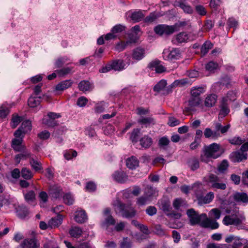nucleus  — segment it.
I'll list each match as a JSON object with an SVG mask.
<instances>
[{"label":"nucleus","mask_w":248,"mask_h":248,"mask_svg":"<svg viewBox=\"0 0 248 248\" xmlns=\"http://www.w3.org/2000/svg\"><path fill=\"white\" fill-rule=\"evenodd\" d=\"M24 196L26 201L29 204H31L35 200V194L33 190H30L24 194Z\"/></svg>","instance_id":"37"},{"label":"nucleus","mask_w":248,"mask_h":248,"mask_svg":"<svg viewBox=\"0 0 248 248\" xmlns=\"http://www.w3.org/2000/svg\"><path fill=\"white\" fill-rule=\"evenodd\" d=\"M186 201L181 198L176 199L173 202V206L176 210H179L180 207L185 205Z\"/></svg>","instance_id":"43"},{"label":"nucleus","mask_w":248,"mask_h":248,"mask_svg":"<svg viewBox=\"0 0 248 248\" xmlns=\"http://www.w3.org/2000/svg\"><path fill=\"white\" fill-rule=\"evenodd\" d=\"M74 219L78 223H83L87 220V216L84 210H80L75 213Z\"/></svg>","instance_id":"20"},{"label":"nucleus","mask_w":248,"mask_h":248,"mask_svg":"<svg viewBox=\"0 0 248 248\" xmlns=\"http://www.w3.org/2000/svg\"><path fill=\"white\" fill-rule=\"evenodd\" d=\"M205 92L204 88L202 87H193L191 90V95L196 97H200L201 94Z\"/></svg>","instance_id":"35"},{"label":"nucleus","mask_w":248,"mask_h":248,"mask_svg":"<svg viewBox=\"0 0 248 248\" xmlns=\"http://www.w3.org/2000/svg\"><path fill=\"white\" fill-rule=\"evenodd\" d=\"M140 144L141 146L145 148H149L152 143V139L148 136H144L140 140Z\"/></svg>","instance_id":"36"},{"label":"nucleus","mask_w":248,"mask_h":248,"mask_svg":"<svg viewBox=\"0 0 248 248\" xmlns=\"http://www.w3.org/2000/svg\"><path fill=\"white\" fill-rule=\"evenodd\" d=\"M161 206L162 210L165 212H169L170 211V202L169 200H162L161 201Z\"/></svg>","instance_id":"44"},{"label":"nucleus","mask_w":248,"mask_h":248,"mask_svg":"<svg viewBox=\"0 0 248 248\" xmlns=\"http://www.w3.org/2000/svg\"><path fill=\"white\" fill-rule=\"evenodd\" d=\"M63 201L65 203L68 205H71L73 203L74 199L73 196L69 193L65 194L63 196Z\"/></svg>","instance_id":"59"},{"label":"nucleus","mask_w":248,"mask_h":248,"mask_svg":"<svg viewBox=\"0 0 248 248\" xmlns=\"http://www.w3.org/2000/svg\"><path fill=\"white\" fill-rule=\"evenodd\" d=\"M41 97H30L28 99V105L30 107L34 108L37 107L40 103Z\"/></svg>","instance_id":"40"},{"label":"nucleus","mask_w":248,"mask_h":248,"mask_svg":"<svg viewBox=\"0 0 248 248\" xmlns=\"http://www.w3.org/2000/svg\"><path fill=\"white\" fill-rule=\"evenodd\" d=\"M72 70V67H67L63 68L60 70H56V72L60 77L64 76L71 73Z\"/></svg>","instance_id":"47"},{"label":"nucleus","mask_w":248,"mask_h":248,"mask_svg":"<svg viewBox=\"0 0 248 248\" xmlns=\"http://www.w3.org/2000/svg\"><path fill=\"white\" fill-rule=\"evenodd\" d=\"M62 216L58 215L56 217H52L48 222V227L51 229L58 227L62 224Z\"/></svg>","instance_id":"27"},{"label":"nucleus","mask_w":248,"mask_h":248,"mask_svg":"<svg viewBox=\"0 0 248 248\" xmlns=\"http://www.w3.org/2000/svg\"><path fill=\"white\" fill-rule=\"evenodd\" d=\"M144 195L151 202L154 198L158 196V191L156 188L147 186L144 189Z\"/></svg>","instance_id":"16"},{"label":"nucleus","mask_w":248,"mask_h":248,"mask_svg":"<svg viewBox=\"0 0 248 248\" xmlns=\"http://www.w3.org/2000/svg\"><path fill=\"white\" fill-rule=\"evenodd\" d=\"M140 133V129L135 128L133 130L130 137V139L133 142L136 143L138 141Z\"/></svg>","instance_id":"41"},{"label":"nucleus","mask_w":248,"mask_h":248,"mask_svg":"<svg viewBox=\"0 0 248 248\" xmlns=\"http://www.w3.org/2000/svg\"><path fill=\"white\" fill-rule=\"evenodd\" d=\"M186 214L189 218V223L191 225L193 226L196 224H200L201 226V222L204 219L203 217H202V214L199 215L194 209L191 208L187 210Z\"/></svg>","instance_id":"5"},{"label":"nucleus","mask_w":248,"mask_h":248,"mask_svg":"<svg viewBox=\"0 0 248 248\" xmlns=\"http://www.w3.org/2000/svg\"><path fill=\"white\" fill-rule=\"evenodd\" d=\"M77 156V152L73 150H69L66 151L64 154L65 158L67 160H70L73 157H76Z\"/></svg>","instance_id":"52"},{"label":"nucleus","mask_w":248,"mask_h":248,"mask_svg":"<svg viewBox=\"0 0 248 248\" xmlns=\"http://www.w3.org/2000/svg\"><path fill=\"white\" fill-rule=\"evenodd\" d=\"M155 32L159 35L165 34L169 35L173 33V30L171 26L166 25H159L154 28Z\"/></svg>","instance_id":"10"},{"label":"nucleus","mask_w":248,"mask_h":248,"mask_svg":"<svg viewBox=\"0 0 248 248\" xmlns=\"http://www.w3.org/2000/svg\"><path fill=\"white\" fill-rule=\"evenodd\" d=\"M230 124H228L225 126H223L219 123H217L215 124V130L216 131L220 132L221 134H224L226 133L229 128H230Z\"/></svg>","instance_id":"34"},{"label":"nucleus","mask_w":248,"mask_h":248,"mask_svg":"<svg viewBox=\"0 0 248 248\" xmlns=\"http://www.w3.org/2000/svg\"><path fill=\"white\" fill-rule=\"evenodd\" d=\"M195 10L198 14L202 16L206 15L207 13L205 8L201 5L196 6Z\"/></svg>","instance_id":"63"},{"label":"nucleus","mask_w":248,"mask_h":248,"mask_svg":"<svg viewBox=\"0 0 248 248\" xmlns=\"http://www.w3.org/2000/svg\"><path fill=\"white\" fill-rule=\"evenodd\" d=\"M125 63L123 60L119 59L113 60L103 67L101 69V72L106 73L111 69L115 71H121L124 68Z\"/></svg>","instance_id":"4"},{"label":"nucleus","mask_w":248,"mask_h":248,"mask_svg":"<svg viewBox=\"0 0 248 248\" xmlns=\"http://www.w3.org/2000/svg\"><path fill=\"white\" fill-rule=\"evenodd\" d=\"M20 127L24 130L23 132L27 133L31 130V122L29 120L23 122Z\"/></svg>","instance_id":"50"},{"label":"nucleus","mask_w":248,"mask_h":248,"mask_svg":"<svg viewBox=\"0 0 248 248\" xmlns=\"http://www.w3.org/2000/svg\"><path fill=\"white\" fill-rule=\"evenodd\" d=\"M115 181L119 183H124L128 179L127 175L123 170H117L112 174Z\"/></svg>","instance_id":"15"},{"label":"nucleus","mask_w":248,"mask_h":248,"mask_svg":"<svg viewBox=\"0 0 248 248\" xmlns=\"http://www.w3.org/2000/svg\"><path fill=\"white\" fill-rule=\"evenodd\" d=\"M214 198V194L213 192H210L202 199V202L204 203L210 202Z\"/></svg>","instance_id":"60"},{"label":"nucleus","mask_w":248,"mask_h":248,"mask_svg":"<svg viewBox=\"0 0 248 248\" xmlns=\"http://www.w3.org/2000/svg\"><path fill=\"white\" fill-rule=\"evenodd\" d=\"M208 179L209 182L211 184V187L212 188L221 190L226 189V184L221 183L220 179L217 175L214 174H210L209 176Z\"/></svg>","instance_id":"9"},{"label":"nucleus","mask_w":248,"mask_h":248,"mask_svg":"<svg viewBox=\"0 0 248 248\" xmlns=\"http://www.w3.org/2000/svg\"><path fill=\"white\" fill-rule=\"evenodd\" d=\"M204 135L206 138H212L216 139L220 136V133L215 131H213L210 128H206L204 131Z\"/></svg>","instance_id":"28"},{"label":"nucleus","mask_w":248,"mask_h":248,"mask_svg":"<svg viewBox=\"0 0 248 248\" xmlns=\"http://www.w3.org/2000/svg\"><path fill=\"white\" fill-rule=\"evenodd\" d=\"M154 230L156 234L160 236H164L166 235L165 231L162 228L160 224H156L154 226Z\"/></svg>","instance_id":"55"},{"label":"nucleus","mask_w":248,"mask_h":248,"mask_svg":"<svg viewBox=\"0 0 248 248\" xmlns=\"http://www.w3.org/2000/svg\"><path fill=\"white\" fill-rule=\"evenodd\" d=\"M67 61L68 58L66 57L59 58L55 62V66L57 68H60L62 67Z\"/></svg>","instance_id":"56"},{"label":"nucleus","mask_w":248,"mask_h":248,"mask_svg":"<svg viewBox=\"0 0 248 248\" xmlns=\"http://www.w3.org/2000/svg\"><path fill=\"white\" fill-rule=\"evenodd\" d=\"M17 216L20 218H25L29 214V211L27 207L22 204L18 206L16 208Z\"/></svg>","instance_id":"23"},{"label":"nucleus","mask_w":248,"mask_h":248,"mask_svg":"<svg viewBox=\"0 0 248 248\" xmlns=\"http://www.w3.org/2000/svg\"><path fill=\"white\" fill-rule=\"evenodd\" d=\"M73 84L71 80H66L62 81L58 84L56 86V90L62 91L70 87Z\"/></svg>","instance_id":"29"},{"label":"nucleus","mask_w":248,"mask_h":248,"mask_svg":"<svg viewBox=\"0 0 248 248\" xmlns=\"http://www.w3.org/2000/svg\"><path fill=\"white\" fill-rule=\"evenodd\" d=\"M229 163L227 160H223L218 166L217 170L220 173H224L228 169Z\"/></svg>","instance_id":"49"},{"label":"nucleus","mask_w":248,"mask_h":248,"mask_svg":"<svg viewBox=\"0 0 248 248\" xmlns=\"http://www.w3.org/2000/svg\"><path fill=\"white\" fill-rule=\"evenodd\" d=\"M213 47V44L210 41L205 42L201 49V56H204Z\"/></svg>","instance_id":"31"},{"label":"nucleus","mask_w":248,"mask_h":248,"mask_svg":"<svg viewBox=\"0 0 248 248\" xmlns=\"http://www.w3.org/2000/svg\"><path fill=\"white\" fill-rule=\"evenodd\" d=\"M167 85V81L164 79H162L159 81L154 87L153 90L155 92L159 93L160 92H163L164 88Z\"/></svg>","instance_id":"33"},{"label":"nucleus","mask_w":248,"mask_h":248,"mask_svg":"<svg viewBox=\"0 0 248 248\" xmlns=\"http://www.w3.org/2000/svg\"><path fill=\"white\" fill-rule=\"evenodd\" d=\"M220 145L216 143H213L204 148L203 154L201 155V160L202 162L208 163L209 158L214 159L218 157L220 154L219 153Z\"/></svg>","instance_id":"1"},{"label":"nucleus","mask_w":248,"mask_h":248,"mask_svg":"<svg viewBox=\"0 0 248 248\" xmlns=\"http://www.w3.org/2000/svg\"><path fill=\"white\" fill-rule=\"evenodd\" d=\"M164 57H166L165 59L170 61L178 60L180 57V50L178 48H173L170 51L168 50H164L163 51Z\"/></svg>","instance_id":"13"},{"label":"nucleus","mask_w":248,"mask_h":248,"mask_svg":"<svg viewBox=\"0 0 248 248\" xmlns=\"http://www.w3.org/2000/svg\"><path fill=\"white\" fill-rule=\"evenodd\" d=\"M245 220V217L243 215L240 214L239 212H236L235 214L226 216L222 221L226 226L230 225L238 226L241 225Z\"/></svg>","instance_id":"3"},{"label":"nucleus","mask_w":248,"mask_h":248,"mask_svg":"<svg viewBox=\"0 0 248 248\" xmlns=\"http://www.w3.org/2000/svg\"><path fill=\"white\" fill-rule=\"evenodd\" d=\"M145 16L141 11H135L133 12L130 17L134 22H138L141 21Z\"/></svg>","instance_id":"30"},{"label":"nucleus","mask_w":248,"mask_h":248,"mask_svg":"<svg viewBox=\"0 0 248 248\" xmlns=\"http://www.w3.org/2000/svg\"><path fill=\"white\" fill-rule=\"evenodd\" d=\"M9 108L3 105L0 108V118L3 119L9 114Z\"/></svg>","instance_id":"62"},{"label":"nucleus","mask_w":248,"mask_h":248,"mask_svg":"<svg viewBox=\"0 0 248 248\" xmlns=\"http://www.w3.org/2000/svg\"><path fill=\"white\" fill-rule=\"evenodd\" d=\"M202 102L201 97H196L191 95L188 100V105L191 107L198 106Z\"/></svg>","instance_id":"39"},{"label":"nucleus","mask_w":248,"mask_h":248,"mask_svg":"<svg viewBox=\"0 0 248 248\" xmlns=\"http://www.w3.org/2000/svg\"><path fill=\"white\" fill-rule=\"evenodd\" d=\"M244 140H242L240 137H234L232 139L229 140V142L232 144L240 145L242 144L244 142Z\"/></svg>","instance_id":"57"},{"label":"nucleus","mask_w":248,"mask_h":248,"mask_svg":"<svg viewBox=\"0 0 248 248\" xmlns=\"http://www.w3.org/2000/svg\"><path fill=\"white\" fill-rule=\"evenodd\" d=\"M111 210L109 208H107L104 210L103 215L104 220L101 223L103 228L107 229L108 226L114 225L116 223L115 219L110 214Z\"/></svg>","instance_id":"8"},{"label":"nucleus","mask_w":248,"mask_h":248,"mask_svg":"<svg viewBox=\"0 0 248 248\" xmlns=\"http://www.w3.org/2000/svg\"><path fill=\"white\" fill-rule=\"evenodd\" d=\"M202 217H203L202 221L201 222V226L204 228H209L211 230H215L218 228L219 224L217 220L208 218L205 213L202 214Z\"/></svg>","instance_id":"7"},{"label":"nucleus","mask_w":248,"mask_h":248,"mask_svg":"<svg viewBox=\"0 0 248 248\" xmlns=\"http://www.w3.org/2000/svg\"><path fill=\"white\" fill-rule=\"evenodd\" d=\"M150 202H151L150 200L143 194L142 196L137 199L136 203L139 206H142Z\"/></svg>","instance_id":"45"},{"label":"nucleus","mask_w":248,"mask_h":248,"mask_svg":"<svg viewBox=\"0 0 248 248\" xmlns=\"http://www.w3.org/2000/svg\"><path fill=\"white\" fill-rule=\"evenodd\" d=\"M22 118L21 117L16 115L13 116L11 123V126L13 128H15L17 125L21 122Z\"/></svg>","instance_id":"53"},{"label":"nucleus","mask_w":248,"mask_h":248,"mask_svg":"<svg viewBox=\"0 0 248 248\" xmlns=\"http://www.w3.org/2000/svg\"><path fill=\"white\" fill-rule=\"evenodd\" d=\"M69 233L72 237L78 238L81 235L82 231L80 228L75 227L70 229Z\"/></svg>","instance_id":"38"},{"label":"nucleus","mask_w":248,"mask_h":248,"mask_svg":"<svg viewBox=\"0 0 248 248\" xmlns=\"http://www.w3.org/2000/svg\"><path fill=\"white\" fill-rule=\"evenodd\" d=\"M217 96L216 94H210L207 96L204 100V106L207 108L214 106L217 102Z\"/></svg>","instance_id":"21"},{"label":"nucleus","mask_w":248,"mask_h":248,"mask_svg":"<svg viewBox=\"0 0 248 248\" xmlns=\"http://www.w3.org/2000/svg\"><path fill=\"white\" fill-rule=\"evenodd\" d=\"M217 67L218 64L217 62L211 61L206 64L205 68L209 71L214 72Z\"/></svg>","instance_id":"54"},{"label":"nucleus","mask_w":248,"mask_h":248,"mask_svg":"<svg viewBox=\"0 0 248 248\" xmlns=\"http://www.w3.org/2000/svg\"><path fill=\"white\" fill-rule=\"evenodd\" d=\"M189 166L192 170H195L199 168V161L198 159L193 158L189 162Z\"/></svg>","instance_id":"61"},{"label":"nucleus","mask_w":248,"mask_h":248,"mask_svg":"<svg viewBox=\"0 0 248 248\" xmlns=\"http://www.w3.org/2000/svg\"><path fill=\"white\" fill-rule=\"evenodd\" d=\"M225 241L227 243L233 242L232 245V248H239L245 245L247 243V241L239 236L234 235H229L225 237Z\"/></svg>","instance_id":"6"},{"label":"nucleus","mask_w":248,"mask_h":248,"mask_svg":"<svg viewBox=\"0 0 248 248\" xmlns=\"http://www.w3.org/2000/svg\"><path fill=\"white\" fill-rule=\"evenodd\" d=\"M210 215L215 220L218 219L221 216V211L217 208L212 209L210 212Z\"/></svg>","instance_id":"48"},{"label":"nucleus","mask_w":248,"mask_h":248,"mask_svg":"<svg viewBox=\"0 0 248 248\" xmlns=\"http://www.w3.org/2000/svg\"><path fill=\"white\" fill-rule=\"evenodd\" d=\"M126 165L129 169L134 170L139 166V161L136 157L132 156L126 160Z\"/></svg>","instance_id":"24"},{"label":"nucleus","mask_w":248,"mask_h":248,"mask_svg":"<svg viewBox=\"0 0 248 248\" xmlns=\"http://www.w3.org/2000/svg\"><path fill=\"white\" fill-rule=\"evenodd\" d=\"M121 248H131V243L127 237L124 238L120 244Z\"/></svg>","instance_id":"64"},{"label":"nucleus","mask_w":248,"mask_h":248,"mask_svg":"<svg viewBox=\"0 0 248 248\" xmlns=\"http://www.w3.org/2000/svg\"><path fill=\"white\" fill-rule=\"evenodd\" d=\"M131 43V42L129 41H127L126 42L120 41L116 44L115 48L119 52L122 51L128 45Z\"/></svg>","instance_id":"46"},{"label":"nucleus","mask_w":248,"mask_h":248,"mask_svg":"<svg viewBox=\"0 0 248 248\" xmlns=\"http://www.w3.org/2000/svg\"><path fill=\"white\" fill-rule=\"evenodd\" d=\"M175 5L176 6H178L181 9H182L184 12L187 14H192L193 12V10L192 7L186 4L184 1H183L182 0H176L175 2Z\"/></svg>","instance_id":"25"},{"label":"nucleus","mask_w":248,"mask_h":248,"mask_svg":"<svg viewBox=\"0 0 248 248\" xmlns=\"http://www.w3.org/2000/svg\"><path fill=\"white\" fill-rule=\"evenodd\" d=\"M114 205L116 209L118 210L123 217L130 218L134 217L136 214V211L129 204H125L119 200L116 201Z\"/></svg>","instance_id":"2"},{"label":"nucleus","mask_w":248,"mask_h":248,"mask_svg":"<svg viewBox=\"0 0 248 248\" xmlns=\"http://www.w3.org/2000/svg\"><path fill=\"white\" fill-rule=\"evenodd\" d=\"M180 121L179 119H177L175 117L173 116H170L169 117V120L168 122V124L171 126L174 127L175 126L178 125L180 124Z\"/></svg>","instance_id":"51"},{"label":"nucleus","mask_w":248,"mask_h":248,"mask_svg":"<svg viewBox=\"0 0 248 248\" xmlns=\"http://www.w3.org/2000/svg\"><path fill=\"white\" fill-rule=\"evenodd\" d=\"M21 176L24 179L29 180L32 177L33 174L30 169L24 168L21 170Z\"/></svg>","instance_id":"42"},{"label":"nucleus","mask_w":248,"mask_h":248,"mask_svg":"<svg viewBox=\"0 0 248 248\" xmlns=\"http://www.w3.org/2000/svg\"><path fill=\"white\" fill-rule=\"evenodd\" d=\"M78 87L80 91L85 92L92 90L93 85L88 80H84L79 82Z\"/></svg>","instance_id":"26"},{"label":"nucleus","mask_w":248,"mask_h":248,"mask_svg":"<svg viewBox=\"0 0 248 248\" xmlns=\"http://www.w3.org/2000/svg\"><path fill=\"white\" fill-rule=\"evenodd\" d=\"M22 141V138L14 139L12 141L11 147L16 152L23 151L25 147L21 145Z\"/></svg>","instance_id":"22"},{"label":"nucleus","mask_w":248,"mask_h":248,"mask_svg":"<svg viewBox=\"0 0 248 248\" xmlns=\"http://www.w3.org/2000/svg\"><path fill=\"white\" fill-rule=\"evenodd\" d=\"M138 123L146 127L152 126L156 124L155 119L152 117H140Z\"/></svg>","instance_id":"18"},{"label":"nucleus","mask_w":248,"mask_h":248,"mask_svg":"<svg viewBox=\"0 0 248 248\" xmlns=\"http://www.w3.org/2000/svg\"><path fill=\"white\" fill-rule=\"evenodd\" d=\"M43 123L48 126L53 127L57 124V121L49 118L43 120Z\"/></svg>","instance_id":"58"},{"label":"nucleus","mask_w":248,"mask_h":248,"mask_svg":"<svg viewBox=\"0 0 248 248\" xmlns=\"http://www.w3.org/2000/svg\"><path fill=\"white\" fill-rule=\"evenodd\" d=\"M20 246L21 248H39V244L34 238L25 239Z\"/></svg>","instance_id":"14"},{"label":"nucleus","mask_w":248,"mask_h":248,"mask_svg":"<svg viewBox=\"0 0 248 248\" xmlns=\"http://www.w3.org/2000/svg\"><path fill=\"white\" fill-rule=\"evenodd\" d=\"M190 36L186 32H181L175 35L172 42L175 45H178L182 43H186L190 41Z\"/></svg>","instance_id":"11"},{"label":"nucleus","mask_w":248,"mask_h":248,"mask_svg":"<svg viewBox=\"0 0 248 248\" xmlns=\"http://www.w3.org/2000/svg\"><path fill=\"white\" fill-rule=\"evenodd\" d=\"M230 158L233 162H240L248 158V154L240 151L232 152L230 155Z\"/></svg>","instance_id":"12"},{"label":"nucleus","mask_w":248,"mask_h":248,"mask_svg":"<svg viewBox=\"0 0 248 248\" xmlns=\"http://www.w3.org/2000/svg\"><path fill=\"white\" fill-rule=\"evenodd\" d=\"M30 164L35 171H39L43 170L41 163L32 157L30 158Z\"/></svg>","instance_id":"32"},{"label":"nucleus","mask_w":248,"mask_h":248,"mask_svg":"<svg viewBox=\"0 0 248 248\" xmlns=\"http://www.w3.org/2000/svg\"><path fill=\"white\" fill-rule=\"evenodd\" d=\"M233 200L238 203H248V195L245 192H235L233 194Z\"/></svg>","instance_id":"17"},{"label":"nucleus","mask_w":248,"mask_h":248,"mask_svg":"<svg viewBox=\"0 0 248 248\" xmlns=\"http://www.w3.org/2000/svg\"><path fill=\"white\" fill-rule=\"evenodd\" d=\"M145 50L144 48L138 47L133 49L132 58L137 61H140L143 58L145 55Z\"/></svg>","instance_id":"19"}]
</instances>
